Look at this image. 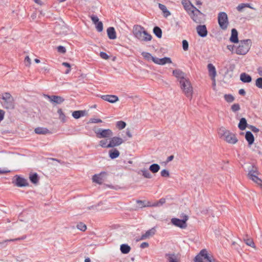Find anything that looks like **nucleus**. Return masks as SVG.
I'll list each match as a JSON object with an SVG mask.
<instances>
[{
	"label": "nucleus",
	"mask_w": 262,
	"mask_h": 262,
	"mask_svg": "<svg viewBox=\"0 0 262 262\" xmlns=\"http://www.w3.org/2000/svg\"><path fill=\"white\" fill-rule=\"evenodd\" d=\"M133 33L137 39L141 41H148L152 39L151 35L141 26H135L133 28Z\"/></svg>",
	"instance_id": "nucleus-1"
},
{
	"label": "nucleus",
	"mask_w": 262,
	"mask_h": 262,
	"mask_svg": "<svg viewBox=\"0 0 262 262\" xmlns=\"http://www.w3.org/2000/svg\"><path fill=\"white\" fill-rule=\"evenodd\" d=\"M238 45L236 48L235 53L238 55H245L249 51L251 46V39H247L238 41Z\"/></svg>",
	"instance_id": "nucleus-2"
},
{
	"label": "nucleus",
	"mask_w": 262,
	"mask_h": 262,
	"mask_svg": "<svg viewBox=\"0 0 262 262\" xmlns=\"http://www.w3.org/2000/svg\"><path fill=\"white\" fill-rule=\"evenodd\" d=\"M181 88L186 97L191 99L193 90L189 80L186 78H182L180 80Z\"/></svg>",
	"instance_id": "nucleus-3"
},
{
	"label": "nucleus",
	"mask_w": 262,
	"mask_h": 262,
	"mask_svg": "<svg viewBox=\"0 0 262 262\" xmlns=\"http://www.w3.org/2000/svg\"><path fill=\"white\" fill-rule=\"evenodd\" d=\"M259 174L257 168L252 166V168L249 170L248 177L262 189V180L258 177Z\"/></svg>",
	"instance_id": "nucleus-4"
},
{
	"label": "nucleus",
	"mask_w": 262,
	"mask_h": 262,
	"mask_svg": "<svg viewBox=\"0 0 262 262\" xmlns=\"http://www.w3.org/2000/svg\"><path fill=\"white\" fill-rule=\"evenodd\" d=\"M2 98L3 100L2 105L4 108L10 110L14 108V99L10 93H5L3 94Z\"/></svg>",
	"instance_id": "nucleus-5"
},
{
	"label": "nucleus",
	"mask_w": 262,
	"mask_h": 262,
	"mask_svg": "<svg viewBox=\"0 0 262 262\" xmlns=\"http://www.w3.org/2000/svg\"><path fill=\"white\" fill-rule=\"evenodd\" d=\"M193 21L197 24L203 23L205 20V15L198 9L196 8L189 15Z\"/></svg>",
	"instance_id": "nucleus-6"
},
{
	"label": "nucleus",
	"mask_w": 262,
	"mask_h": 262,
	"mask_svg": "<svg viewBox=\"0 0 262 262\" xmlns=\"http://www.w3.org/2000/svg\"><path fill=\"white\" fill-rule=\"evenodd\" d=\"M217 20L220 27L223 30H226L229 25L227 14L224 12H220L218 14Z\"/></svg>",
	"instance_id": "nucleus-7"
},
{
	"label": "nucleus",
	"mask_w": 262,
	"mask_h": 262,
	"mask_svg": "<svg viewBox=\"0 0 262 262\" xmlns=\"http://www.w3.org/2000/svg\"><path fill=\"white\" fill-rule=\"evenodd\" d=\"M188 215L184 214L183 216L182 219H179L175 217L172 218L171 219V223L173 225L176 227L181 229H185L187 226L186 222L188 220Z\"/></svg>",
	"instance_id": "nucleus-8"
},
{
	"label": "nucleus",
	"mask_w": 262,
	"mask_h": 262,
	"mask_svg": "<svg viewBox=\"0 0 262 262\" xmlns=\"http://www.w3.org/2000/svg\"><path fill=\"white\" fill-rule=\"evenodd\" d=\"M68 29L62 21L56 22L54 26V30L56 34L60 35H66L67 34Z\"/></svg>",
	"instance_id": "nucleus-9"
},
{
	"label": "nucleus",
	"mask_w": 262,
	"mask_h": 262,
	"mask_svg": "<svg viewBox=\"0 0 262 262\" xmlns=\"http://www.w3.org/2000/svg\"><path fill=\"white\" fill-rule=\"evenodd\" d=\"M96 136L98 138H107L113 136V132L110 129L98 128L95 130Z\"/></svg>",
	"instance_id": "nucleus-10"
},
{
	"label": "nucleus",
	"mask_w": 262,
	"mask_h": 262,
	"mask_svg": "<svg viewBox=\"0 0 262 262\" xmlns=\"http://www.w3.org/2000/svg\"><path fill=\"white\" fill-rule=\"evenodd\" d=\"M124 142L123 140L118 137H114L110 139L108 146L110 148H113L115 146H118Z\"/></svg>",
	"instance_id": "nucleus-11"
},
{
	"label": "nucleus",
	"mask_w": 262,
	"mask_h": 262,
	"mask_svg": "<svg viewBox=\"0 0 262 262\" xmlns=\"http://www.w3.org/2000/svg\"><path fill=\"white\" fill-rule=\"evenodd\" d=\"M15 180L13 183L18 187H22L29 185V183L26 179L18 176H16Z\"/></svg>",
	"instance_id": "nucleus-12"
},
{
	"label": "nucleus",
	"mask_w": 262,
	"mask_h": 262,
	"mask_svg": "<svg viewBox=\"0 0 262 262\" xmlns=\"http://www.w3.org/2000/svg\"><path fill=\"white\" fill-rule=\"evenodd\" d=\"M184 9L189 15L192 11H193L196 8L194 6L189 0H182L181 2Z\"/></svg>",
	"instance_id": "nucleus-13"
},
{
	"label": "nucleus",
	"mask_w": 262,
	"mask_h": 262,
	"mask_svg": "<svg viewBox=\"0 0 262 262\" xmlns=\"http://www.w3.org/2000/svg\"><path fill=\"white\" fill-rule=\"evenodd\" d=\"M153 62L157 64L164 65L166 63H171L172 61L170 57H165L162 58L156 57L153 58Z\"/></svg>",
	"instance_id": "nucleus-14"
},
{
	"label": "nucleus",
	"mask_w": 262,
	"mask_h": 262,
	"mask_svg": "<svg viewBox=\"0 0 262 262\" xmlns=\"http://www.w3.org/2000/svg\"><path fill=\"white\" fill-rule=\"evenodd\" d=\"M224 139L228 143L233 144H235L238 141L235 135L229 131L224 138Z\"/></svg>",
	"instance_id": "nucleus-15"
},
{
	"label": "nucleus",
	"mask_w": 262,
	"mask_h": 262,
	"mask_svg": "<svg viewBox=\"0 0 262 262\" xmlns=\"http://www.w3.org/2000/svg\"><path fill=\"white\" fill-rule=\"evenodd\" d=\"M156 229L155 227L151 228L150 229L146 231L144 234H142L139 240H144L154 236L156 233Z\"/></svg>",
	"instance_id": "nucleus-16"
},
{
	"label": "nucleus",
	"mask_w": 262,
	"mask_h": 262,
	"mask_svg": "<svg viewBox=\"0 0 262 262\" xmlns=\"http://www.w3.org/2000/svg\"><path fill=\"white\" fill-rule=\"evenodd\" d=\"M198 35L202 37H205L207 35V30L205 25H199L196 28Z\"/></svg>",
	"instance_id": "nucleus-17"
},
{
	"label": "nucleus",
	"mask_w": 262,
	"mask_h": 262,
	"mask_svg": "<svg viewBox=\"0 0 262 262\" xmlns=\"http://www.w3.org/2000/svg\"><path fill=\"white\" fill-rule=\"evenodd\" d=\"M46 96L50 100L51 102L55 103L56 104H61L62 103L64 99L58 96H55V95H52V96H49V95H46Z\"/></svg>",
	"instance_id": "nucleus-18"
},
{
	"label": "nucleus",
	"mask_w": 262,
	"mask_h": 262,
	"mask_svg": "<svg viewBox=\"0 0 262 262\" xmlns=\"http://www.w3.org/2000/svg\"><path fill=\"white\" fill-rule=\"evenodd\" d=\"M101 98L103 100L112 103L117 102L119 100L118 97L117 96L112 95H102Z\"/></svg>",
	"instance_id": "nucleus-19"
},
{
	"label": "nucleus",
	"mask_w": 262,
	"mask_h": 262,
	"mask_svg": "<svg viewBox=\"0 0 262 262\" xmlns=\"http://www.w3.org/2000/svg\"><path fill=\"white\" fill-rule=\"evenodd\" d=\"M209 75L213 81L215 80L216 75V71L215 67L212 63H209L207 66Z\"/></svg>",
	"instance_id": "nucleus-20"
},
{
	"label": "nucleus",
	"mask_w": 262,
	"mask_h": 262,
	"mask_svg": "<svg viewBox=\"0 0 262 262\" xmlns=\"http://www.w3.org/2000/svg\"><path fill=\"white\" fill-rule=\"evenodd\" d=\"M230 40L233 43H238L239 41L237 31L234 28L231 30V35L230 37Z\"/></svg>",
	"instance_id": "nucleus-21"
},
{
	"label": "nucleus",
	"mask_w": 262,
	"mask_h": 262,
	"mask_svg": "<svg viewBox=\"0 0 262 262\" xmlns=\"http://www.w3.org/2000/svg\"><path fill=\"white\" fill-rule=\"evenodd\" d=\"M240 80L244 83H250L252 81V77L246 73H242L240 75Z\"/></svg>",
	"instance_id": "nucleus-22"
},
{
	"label": "nucleus",
	"mask_w": 262,
	"mask_h": 262,
	"mask_svg": "<svg viewBox=\"0 0 262 262\" xmlns=\"http://www.w3.org/2000/svg\"><path fill=\"white\" fill-rule=\"evenodd\" d=\"M107 34L110 39L116 38V33L114 27H110L107 29Z\"/></svg>",
	"instance_id": "nucleus-23"
},
{
	"label": "nucleus",
	"mask_w": 262,
	"mask_h": 262,
	"mask_svg": "<svg viewBox=\"0 0 262 262\" xmlns=\"http://www.w3.org/2000/svg\"><path fill=\"white\" fill-rule=\"evenodd\" d=\"M87 115V111H76L73 112L72 116L75 119H79L81 117Z\"/></svg>",
	"instance_id": "nucleus-24"
},
{
	"label": "nucleus",
	"mask_w": 262,
	"mask_h": 262,
	"mask_svg": "<svg viewBox=\"0 0 262 262\" xmlns=\"http://www.w3.org/2000/svg\"><path fill=\"white\" fill-rule=\"evenodd\" d=\"M245 138L250 145H252L254 141V136L250 131H247L246 133Z\"/></svg>",
	"instance_id": "nucleus-25"
},
{
	"label": "nucleus",
	"mask_w": 262,
	"mask_h": 262,
	"mask_svg": "<svg viewBox=\"0 0 262 262\" xmlns=\"http://www.w3.org/2000/svg\"><path fill=\"white\" fill-rule=\"evenodd\" d=\"M158 6L159 9L162 11L164 17L166 18L168 16L170 15L171 13L170 11L167 10L166 7L164 5L159 3Z\"/></svg>",
	"instance_id": "nucleus-26"
},
{
	"label": "nucleus",
	"mask_w": 262,
	"mask_h": 262,
	"mask_svg": "<svg viewBox=\"0 0 262 262\" xmlns=\"http://www.w3.org/2000/svg\"><path fill=\"white\" fill-rule=\"evenodd\" d=\"M109 157L112 159H115L118 158L120 155V152L116 148L109 150Z\"/></svg>",
	"instance_id": "nucleus-27"
},
{
	"label": "nucleus",
	"mask_w": 262,
	"mask_h": 262,
	"mask_svg": "<svg viewBox=\"0 0 262 262\" xmlns=\"http://www.w3.org/2000/svg\"><path fill=\"white\" fill-rule=\"evenodd\" d=\"M34 132L36 134L39 135H45L50 133L49 130L47 128L40 127L36 128L34 130Z\"/></svg>",
	"instance_id": "nucleus-28"
},
{
	"label": "nucleus",
	"mask_w": 262,
	"mask_h": 262,
	"mask_svg": "<svg viewBox=\"0 0 262 262\" xmlns=\"http://www.w3.org/2000/svg\"><path fill=\"white\" fill-rule=\"evenodd\" d=\"M247 126V120L245 118H242L240 119L239 122L238 124V128L241 130H244L246 129Z\"/></svg>",
	"instance_id": "nucleus-29"
},
{
	"label": "nucleus",
	"mask_w": 262,
	"mask_h": 262,
	"mask_svg": "<svg viewBox=\"0 0 262 262\" xmlns=\"http://www.w3.org/2000/svg\"><path fill=\"white\" fill-rule=\"evenodd\" d=\"M130 247L127 244H123L120 246V251L123 254H127L130 251Z\"/></svg>",
	"instance_id": "nucleus-30"
},
{
	"label": "nucleus",
	"mask_w": 262,
	"mask_h": 262,
	"mask_svg": "<svg viewBox=\"0 0 262 262\" xmlns=\"http://www.w3.org/2000/svg\"><path fill=\"white\" fill-rule=\"evenodd\" d=\"M165 257L167 258L168 262H178L177 257L175 254L166 253Z\"/></svg>",
	"instance_id": "nucleus-31"
},
{
	"label": "nucleus",
	"mask_w": 262,
	"mask_h": 262,
	"mask_svg": "<svg viewBox=\"0 0 262 262\" xmlns=\"http://www.w3.org/2000/svg\"><path fill=\"white\" fill-rule=\"evenodd\" d=\"M29 179L30 181L34 184H36L38 182L39 178L38 174L36 173L30 174Z\"/></svg>",
	"instance_id": "nucleus-32"
},
{
	"label": "nucleus",
	"mask_w": 262,
	"mask_h": 262,
	"mask_svg": "<svg viewBox=\"0 0 262 262\" xmlns=\"http://www.w3.org/2000/svg\"><path fill=\"white\" fill-rule=\"evenodd\" d=\"M172 73L173 75L178 78H180V80L182 78H185L184 73L180 70H174L173 71Z\"/></svg>",
	"instance_id": "nucleus-33"
},
{
	"label": "nucleus",
	"mask_w": 262,
	"mask_h": 262,
	"mask_svg": "<svg viewBox=\"0 0 262 262\" xmlns=\"http://www.w3.org/2000/svg\"><path fill=\"white\" fill-rule=\"evenodd\" d=\"M57 113L59 115V119L63 123H64L67 121L66 116L63 112L61 108H59L57 111Z\"/></svg>",
	"instance_id": "nucleus-34"
},
{
	"label": "nucleus",
	"mask_w": 262,
	"mask_h": 262,
	"mask_svg": "<svg viewBox=\"0 0 262 262\" xmlns=\"http://www.w3.org/2000/svg\"><path fill=\"white\" fill-rule=\"evenodd\" d=\"M154 33L155 35L159 38H161L162 35V31L160 28L159 27L156 26L153 29Z\"/></svg>",
	"instance_id": "nucleus-35"
},
{
	"label": "nucleus",
	"mask_w": 262,
	"mask_h": 262,
	"mask_svg": "<svg viewBox=\"0 0 262 262\" xmlns=\"http://www.w3.org/2000/svg\"><path fill=\"white\" fill-rule=\"evenodd\" d=\"M244 241L246 244L248 246H249L253 248L255 247V245L253 239L251 238L248 237L247 235H246V237L244 238Z\"/></svg>",
	"instance_id": "nucleus-36"
},
{
	"label": "nucleus",
	"mask_w": 262,
	"mask_h": 262,
	"mask_svg": "<svg viewBox=\"0 0 262 262\" xmlns=\"http://www.w3.org/2000/svg\"><path fill=\"white\" fill-rule=\"evenodd\" d=\"M92 180L94 182L99 184H100L102 183V179L101 174L94 175Z\"/></svg>",
	"instance_id": "nucleus-37"
},
{
	"label": "nucleus",
	"mask_w": 262,
	"mask_h": 262,
	"mask_svg": "<svg viewBox=\"0 0 262 262\" xmlns=\"http://www.w3.org/2000/svg\"><path fill=\"white\" fill-rule=\"evenodd\" d=\"M160 169V166L158 164H151L149 168V169L152 173L157 172Z\"/></svg>",
	"instance_id": "nucleus-38"
},
{
	"label": "nucleus",
	"mask_w": 262,
	"mask_h": 262,
	"mask_svg": "<svg viewBox=\"0 0 262 262\" xmlns=\"http://www.w3.org/2000/svg\"><path fill=\"white\" fill-rule=\"evenodd\" d=\"M141 55L145 59L148 60H151L153 61V58H156V57L152 56L151 54L148 52H143Z\"/></svg>",
	"instance_id": "nucleus-39"
},
{
	"label": "nucleus",
	"mask_w": 262,
	"mask_h": 262,
	"mask_svg": "<svg viewBox=\"0 0 262 262\" xmlns=\"http://www.w3.org/2000/svg\"><path fill=\"white\" fill-rule=\"evenodd\" d=\"M24 238H25L24 237H22V238H14V239H10L5 240L2 242H0V248H3V247H5L6 246V243L8 242H13V241H18L20 239H24Z\"/></svg>",
	"instance_id": "nucleus-40"
},
{
	"label": "nucleus",
	"mask_w": 262,
	"mask_h": 262,
	"mask_svg": "<svg viewBox=\"0 0 262 262\" xmlns=\"http://www.w3.org/2000/svg\"><path fill=\"white\" fill-rule=\"evenodd\" d=\"M229 130H226L224 127H221L219 130V135L221 138H224Z\"/></svg>",
	"instance_id": "nucleus-41"
},
{
	"label": "nucleus",
	"mask_w": 262,
	"mask_h": 262,
	"mask_svg": "<svg viewBox=\"0 0 262 262\" xmlns=\"http://www.w3.org/2000/svg\"><path fill=\"white\" fill-rule=\"evenodd\" d=\"M141 172L142 175L146 178L150 179L151 178V174L149 172L148 169H143L141 170Z\"/></svg>",
	"instance_id": "nucleus-42"
},
{
	"label": "nucleus",
	"mask_w": 262,
	"mask_h": 262,
	"mask_svg": "<svg viewBox=\"0 0 262 262\" xmlns=\"http://www.w3.org/2000/svg\"><path fill=\"white\" fill-rule=\"evenodd\" d=\"M126 123L123 121H119L116 123V127L119 129H122L125 127Z\"/></svg>",
	"instance_id": "nucleus-43"
},
{
	"label": "nucleus",
	"mask_w": 262,
	"mask_h": 262,
	"mask_svg": "<svg viewBox=\"0 0 262 262\" xmlns=\"http://www.w3.org/2000/svg\"><path fill=\"white\" fill-rule=\"evenodd\" d=\"M225 100L229 103L232 102L234 100V97L231 94H225L224 95Z\"/></svg>",
	"instance_id": "nucleus-44"
},
{
	"label": "nucleus",
	"mask_w": 262,
	"mask_h": 262,
	"mask_svg": "<svg viewBox=\"0 0 262 262\" xmlns=\"http://www.w3.org/2000/svg\"><path fill=\"white\" fill-rule=\"evenodd\" d=\"M77 228L82 231H84L86 229V226L84 223L80 222L77 224Z\"/></svg>",
	"instance_id": "nucleus-45"
},
{
	"label": "nucleus",
	"mask_w": 262,
	"mask_h": 262,
	"mask_svg": "<svg viewBox=\"0 0 262 262\" xmlns=\"http://www.w3.org/2000/svg\"><path fill=\"white\" fill-rule=\"evenodd\" d=\"M246 7L250 8V5L249 4H241L238 5L236 9L238 11H242Z\"/></svg>",
	"instance_id": "nucleus-46"
},
{
	"label": "nucleus",
	"mask_w": 262,
	"mask_h": 262,
	"mask_svg": "<svg viewBox=\"0 0 262 262\" xmlns=\"http://www.w3.org/2000/svg\"><path fill=\"white\" fill-rule=\"evenodd\" d=\"M107 140H101L99 141V144L100 146L103 148H110L108 146V144H107Z\"/></svg>",
	"instance_id": "nucleus-47"
},
{
	"label": "nucleus",
	"mask_w": 262,
	"mask_h": 262,
	"mask_svg": "<svg viewBox=\"0 0 262 262\" xmlns=\"http://www.w3.org/2000/svg\"><path fill=\"white\" fill-rule=\"evenodd\" d=\"M95 26H96V28L98 32H100L102 31L103 24L101 21H99L98 23H97L96 25H95Z\"/></svg>",
	"instance_id": "nucleus-48"
},
{
	"label": "nucleus",
	"mask_w": 262,
	"mask_h": 262,
	"mask_svg": "<svg viewBox=\"0 0 262 262\" xmlns=\"http://www.w3.org/2000/svg\"><path fill=\"white\" fill-rule=\"evenodd\" d=\"M255 85L257 88H258L259 89H262V78L261 77L258 78L256 80Z\"/></svg>",
	"instance_id": "nucleus-49"
},
{
	"label": "nucleus",
	"mask_w": 262,
	"mask_h": 262,
	"mask_svg": "<svg viewBox=\"0 0 262 262\" xmlns=\"http://www.w3.org/2000/svg\"><path fill=\"white\" fill-rule=\"evenodd\" d=\"M240 110V106L238 103H234L231 106V110L233 112H236Z\"/></svg>",
	"instance_id": "nucleus-50"
},
{
	"label": "nucleus",
	"mask_w": 262,
	"mask_h": 262,
	"mask_svg": "<svg viewBox=\"0 0 262 262\" xmlns=\"http://www.w3.org/2000/svg\"><path fill=\"white\" fill-rule=\"evenodd\" d=\"M189 44L186 40H183L182 41V47L184 51H186L188 49Z\"/></svg>",
	"instance_id": "nucleus-51"
},
{
	"label": "nucleus",
	"mask_w": 262,
	"mask_h": 262,
	"mask_svg": "<svg viewBox=\"0 0 262 262\" xmlns=\"http://www.w3.org/2000/svg\"><path fill=\"white\" fill-rule=\"evenodd\" d=\"M208 255L207 251L206 249H203L200 251L198 255L200 257H204L205 258V257H207Z\"/></svg>",
	"instance_id": "nucleus-52"
},
{
	"label": "nucleus",
	"mask_w": 262,
	"mask_h": 262,
	"mask_svg": "<svg viewBox=\"0 0 262 262\" xmlns=\"http://www.w3.org/2000/svg\"><path fill=\"white\" fill-rule=\"evenodd\" d=\"M161 175L163 177H168L169 176V172L166 169H163L161 171Z\"/></svg>",
	"instance_id": "nucleus-53"
},
{
	"label": "nucleus",
	"mask_w": 262,
	"mask_h": 262,
	"mask_svg": "<svg viewBox=\"0 0 262 262\" xmlns=\"http://www.w3.org/2000/svg\"><path fill=\"white\" fill-rule=\"evenodd\" d=\"M57 51L59 53L64 54L66 52V49L65 47L62 46H59L57 47Z\"/></svg>",
	"instance_id": "nucleus-54"
},
{
	"label": "nucleus",
	"mask_w": 262,
	"mask_h": 262,
	"mask_svg": "<svg viewBox=\"0 0 262 262\" xmlns=\"http://www.w3.org/2000/svg\"><path fill=\"white\" fill-rule=\"evenodd\" d=\"M91 19H92L93 23L95 25H96L97 23L99 21L98 17L96 15H92V16H91Z\"/></svg>",
	"instance_id": "nucleus-55"
},
{
	"label": "nucleus",
	"mask_w": 262,
	"mask_h": 262,
	"mask_svg": "<svg viewBox=\"0 0 262 262\" xmlns=\"http://www.w3.org/2000/svg\"><path fill=\"white\" fill-rule=\"evenodd\" d=\"M31 59L29 58L28 56H27L25 58V63L26 66L29 67L31 64Z\"/></svg>",
	"instance_id": "nucleus-56"
},
{
	"label": "nucleus",
	"mask_w": 262,
	"mask_h": 262,
	"mask_svg": "<svg viewBox=\"0 0 262 262\" xmlns=\"http://www.w3.org/2000/svg\"><path fill=\"white\" fill-rule=\"evenodd\" d=\"M100 56L101 58L104 59H108L109 58V56L105 52H101L100 53Z\"/></svg>",
	"instance_id": "nucleus-57"
},
{
	"label": "nucleus",
	"mask_w": 262,
	"mask_h": 262,
	"mask_svg": "<svg viewBox=\"0 0 262 262\" xmlns=\"http://www.w3.org/2000/svg\"><path fill=\"white\" fill-rule=\"evenodd\" d=\"M165 203V199L164 198H161L159 200V201L157 203V204L155 205V206L162 205Z\"/></svg>",
	"instance_id": "nucleus-58"
},
{
	"label": "nucleus",
	"mask_w": 262,
	"mask_h": 262,
	"mask_svg": "<svg viewBox=\"0 0 262 262\" xmlns=\"http://www.w3.org/2000/svg\"><path fill=\"white\" fill-rule=\"evenodd\" d=\"M90 122L93 123H101L102 121L100 119L92 118L90 120Z\"/></svg>",
	"instance_id": "nucleus-59"
},
{
	"label": "nucleus",
	"mask_w": 262,
	"mask_h": 262,
	"mask_svg": "<svg viewBox=\"0 0 262 262\" xmlns=\"http://www.w3.org/2000/svg\"><path fill=\"white\" fill-rule=\"evenodd\" d=\"M149 246V244L147 242H143L142 243L141 245H140V247L141 248H147Z\"/></svg>",
	"instance_id": "nucleus-60"
},
{
	"label": "nucleus",
	"mask_w": 262,
	"mask_h": 262,
	"mask_svg": "<svg viewBox=\"0 0 262 262\" xmlns=\"http://www.w3.org/2000/svg\"><path fill=\"white\" fill-rule=\"evenodd\" d=\"M194 261V262H203L202 258L199 255L195 256Z\"/></svg>",
	"instance_id": "nucleus-61"
},
{
	"label": "nucleus",
	"mask_w": 262,
	"mask_h": 262,
	"mask_svg": "<svg viewBox=\"0 0 262 262\" xmlns=\"http://www.w3.org/2000/svg\"><path fill=\"white\" fill-rule=\"evenodd\" d=\"M250 128L251 129L252 131L254 133H257L259 132V129L254 126L251 125Z\"/></svg>",
	"instance_id": "nucleus-62"
},
{
	"label": "nucleus",
	"mask_w": 262,
	"mask_h": 262,
	"mask_svg": "<svg viewBox=\"0 0 262 262\" xmlns=\"http://www.w3.org/2000/svg\"><path fill=\"white\" fill-rule=\"evenodd\" d=\"M235 47L234 45H228L227 47V49L231 51H233Z\"/></svg>",
	"instance_id": "nucleus-63"
},
{
	"label": "nucleus",
	"mask_w": 262,
	"mask_h": 262,
	"mask_svg": "<svg viewBox=\"0 0 262 262\" xmlns=\"http://www.w3.org/2000/svg\"><path fill=\"white\" fill-rule=\"evenodd\" d=\"M204 259L207 260L208 262H212V261H213V259H212L208 255L207 257H205Z\"/></svg>",
	"instance_id": "nucleus-64"
}]
</instances>
